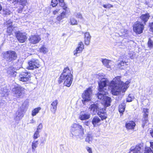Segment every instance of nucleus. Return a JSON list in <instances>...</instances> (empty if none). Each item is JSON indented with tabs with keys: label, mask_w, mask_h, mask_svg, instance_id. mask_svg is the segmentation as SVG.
<instances>
[{
	"label": "nucleus",
	"mask_w": 153,
	"mask_h": 153,
	"mask_svg": "<svg viewBox=\"0 0 153 153\" xmlns=\"http://www.w3.org/2000/svg\"><path fill=\"white\" fill-rule=\"evenodd\" d=\"M7 26L8 27L7 32V33L11 34L13 30V26H12V23L11 21L9 20L6 22Z\"/></svg>",
	"instance_id": "412c9836"
},
{
	"label": "nucleus",
	"mask_w": 153,
	"mask_h": 153,
	"mask_svg": "<svg viewBox=\"0 0 153 153\" xmlns=\"http://www.w3.org/2000/svg\"><path fill=\"white\" fill-rule=\"evenodd\" d=\"M90 117V115L88 114H81L79 115V118L82 120L88 119Z\"/></svg>",
	"instance_id": "b1692460"
},
{
	"label": "nucleus",
	"mask_w": 153,
	"mask_h": 153,
	"mask_svg": "<svg viewBox=\"0 0 153 153\" xmlns=\"http://www.w3.org/2000/svg\"><path fill=\"white\" fill-rule=\"evenodd\" d=\"M58 104V101L56 100L53 101L51 104V105H56Z\"/></svg>",
	"instance_id": "09e8293b"
},
{
	"label": "nucleus",
	"mask_w": 153,
	"mask_h": 153,
	"mask_svg": "<svg viewBox=\"0 0 153 153\" xmlns=\"http://www.w3.org/2000/svg\"><path fill=\"white\" fill-rule=\"evenodd\" d=\"M149 122L148 119H144L142 120V127H144L145 125Z\"/></svg>",
	"instance_id": "37998d69"
},
{
	"label": "nucleus",
	"mask_w": 153,
	"mask_h": 153,
	"mask_svg": "<svg viewBox=\"0 0 153 153\" xmlns=\"http://www.w3.org/2000/svg\"><path fill=\"white\" fill-rule=\"evenodd\" d=\"M91 105H96V104H95L94 103L93 104H91Z\"/></svg>",
	"instance_id": "bf43d9fd"
},
{
	"label": "nucleus",
	"mask_w": 153,
	"mask_h": 153,
	"mask_svg": "<svg viewBox=\"0 0 153 153\" xmlns=\"http://www.w3.org/2000/svg\"><path fill=\"white\" fill-rule=\"evenodd\" d=\"M56 109V106H53L51 108L52 111L54 112Z\"/></svg>",
	"instance_id": "49530a36"
},
{
	"label": "nucleus",
	"mask_w": 153,
	"mask_h": 153,
	"mask_svg": "<svg viewBox=\"0 0 153 153\" xmlns=\"http://www.w3.org/2000/svg\"><path fill=\"white\" fill-rule=\"evenodd\" d=\"M39 137V132L38 131L36 130L33 136V138L34 139H36L38 138Z\"/></svg>",
	"instance_id": "58836bf2"
},
{
	"label": "nucleus",
	"mask_w": 153,
	"mask_h": 153,
	"mask_svg": "<svg viewBox=\"0 0 153 153\" xmlns=\"http://www.w3.org/2000/svg\"><path fill=\"white\" fill-rule=\"evenodd\" d=\"M133 97L132 95L129 94L126 99V101L127 102H130L132 101V99H133Z\"/></svg>",
	"instance_id": "79ce46f5"
},
{
	"label": "nucleus",
	"mask_w": 153,
	"mask_h": 153,
	"mask_svg": "<svg viewBox=\"0 0 153 153\" xmlns=\"http://www.w3.org/2000/svg\"><path fill=\"white\" fill-rule=\"evenodd\" d=\"M17 54L13 51L9 50L5 52L4 55V58L8 62H11L16 59Z\"/></svg>",
	"instance_id": "0eeeda50"
},
{
	"label": "nucleus",
	"mask_w": 153,
	"mask_h": 153,
	"mask_svg": "<svg viewBox=\"0 0 153 153\" xmlns=\"http://www.w3.org/2000/svg\"><path fill=\"white\" fill-rule=\"evenodd\" d=\"M125 106H119L118 110L120 114V115H122L125 111Z\"/></svg>",
	"instance_id": "c756f323"
},
{
	"label": "nucleus",
	"mask_w": 153,
	"mask_h": 153,
	"mask_svg": "<svg viewBox=\"0 0 153 153\" xmlns=\"http://www.w3.org/2000/svg\"><path fill=\"white\" fill-rule=\"evenodd\" d=\"M59 1V5L61 7H63V10L61 13L58 16L56 19L58 21L60 22L62 19L66 17V15L67 14L68 8L65 4L64 0H58Z\"/></svg>",
	"instance_id": "423d86ee"
},
{
	"label": "nucleus",
	"mask_w": 153,
	"mask_h": 153,
	"mask_svg": "<svg viewBox=\"0 0 153 153\" xmlns=\"http://www.w3.org/2000/svg\"><path fill=\"white\" fill-rule=\"evenodd\" d=\"M71 131L79 138L84 135V130L82 126L78 124L74 123L71 126Z\"/></svg>",
	"instance_id": "39448f33"
},
{
	"label": "nucleus",
	"mask_w": 153,
	"mask_h": 153,
	"mask_svg": "<svg viewBox=\"0 0 153 153\" xmlns=\"http://www.w3.org/2000/svg\"><path fill=\"white\" fill-rule=\"evenodd\" d=\"M63 9V7L60 6V7L56 8V9L53 10V14L54 15H57L59 13L61 12V10Z\"/></svg>",
	"instance_id": "bb28decb"
},
{
	"label": "nucleus",
	"mask_w": 153,
	"mask_h": 153,
	"mask_svg": "<svg viewBox=\"0 0 153 153\" xmlns=\"http://www.w3.org/2000/svg\"><path fill=\"white\" fill-rule=\"evenodd\" d=\"M48 51V48L44 45H42L39 48V52L44 54H45Z\"/></svg>",
	"instance_id": "5701e85b"
},
{
	"label": "nucleus",
	"mask_w": 153,
	"mask_h": 153,
	"mask_svg": "<svg viewBox=\"0 0 153 153\" xmlns=\"http://www.w3.org/2000/svg\"><path fill=\"white\" fill-rule=\"evenodd\" d=\"M102 62L105 66L110 69H111V65L113 63V62L111 61L105 59H102Z\"/></svg>",
	"instance_id": "f3484780"
},
{
	"label": "nucleus",
	"mask_w": 153,
	"mask_h": 153,
	"mask_svg": "<svg viewBox=\"0 0 153 153\" xmlns=\"http://www.w3.org/2000/svg\"><path fill=\"white\" fill-rule=\"evenodd\" d=\"M143 111L144 114L143 115V118L144 119H148V110L147 108H143Z\"/></svg>",
	"instance_id": "7c9ffc66"
},
{
	"label": "nucleus",
	"mask_w": 153,
	"mask_h": 153,
	"mask_svg": "<svg viewBox=\"0 0 153 153\" xmlns=\"http://www.w3.org/2000/svg\"><path fill=\"white\" fill-rule=\"evenodd\" d=\"M28 64L29 65L27 67L29 69L34 70L40 67L39 62L37 60H30L28 62Z\"/></svg>",
	"instance_id": "9d476101"
},
{
	"label": "nucleus",
	"mask_w": 153,
	"mask_h": 153,
	"mask_svg": "<svg viewBox=\"0 0 153 153\" xmlns=\"http://www.w3.org/2000/svg\"><path fill=\"white\" fill-rule=\"evenodd\" d=\"M77 48H80L82 50H83L84 49V45L82 42H80L78 43Z\"/></svg>",
	"instance_id": "4c0bfd02"
},
{
	"label": "nucleus",
	"mask_w": 153,
	"mask_h": 153,
	"mask_svg": "<svg viewBox=\"0 0 153 153\" xmlns=\"http://www.w3.org/2000/svg\"><path fill=\"white\" fill-rule=\"evenodd\" d=\"M149 27L152 30H153V22L151 23H150L149 24Z\"/></svg>",
	"instance_id": "3c124183"
},
{
	"label": "nucleus",
	"mask_w": 153,
	"mask_h": 153,
	"mask_svg": "<svg viewBox=\"0 0 153 153\" xmlns=\"http://www.w3.org/2000/svg\"><path fill=\"white\" fill-rule=\"evenodd\" d=\"M42 125L41 123L38 126V127L37 129V130L38 131H39V130L41 129L42 128Z\"/></svg>",
	"instance_id": "8fccbe9b"
},
{
	"label": "nucleus",
	"mask_w": 153,
	"mask_h": 153,
	"mask_svg": "<svg viewBox=\"0 0 153 153\" xmlns=\"http://www.w3.org/2000/svg\"><path fill=\"white\" fill-rule=\"evenodd\" d=\"M141 147L139 145H136L134 148L131 149L129 153H141Z\"/></svg>",
	"instance_id": "aec40b11"
},
{
	"label": "nucleus",
	"mask_w": 153,
	"mask_h": 153,
	"mask_svg": "<svg viewBox=\"0 0 153 153\" xmlns=\"http://www.w3.org/2000/svg\"><path fill=\"white\" fill-rule=\"evenodd\" d=\"M148 44L149 48H151L153 47V40L152 38L149 39Z\"/></svg>",
	"instance_id": "e433bc0d"
},
{
	"label": "nucleus",
	"mask_w": 153,
	"mask_h": 153,
	"mask_svg": "<svg viewBox=\"0 0 153 153\" xmlns=\"http://www.w3.org/2000/svg\"><path fill=\"white\" fill-rule=\"evenodd\" d=\"M30 42L33 44H36L38 43L41 40L39 36L36 35L31 36L29 39Z\"/></svg>",
	"instance_id": "4468645a"
},
{
	"label": "nucleus",
	"mask_w": 153,
	"mask_h": 153,
	"mask_svg": "<svg viewBox=\"0 0 153 153\" xmlns=\"http://www.w3.org/2000/svg\"><path fill=\"white\" fill-rule=\"evenodd\" d=\"M75 16L76 18H79L80 19H82L83 18L82 15L81 13H77L75 14Z\"/></svg>",
	"instance_id": "c03bdc74"
},
{
	"label": "nucleus",
	"mask_w": 153,
	"mask_h": 153,
	"mask_svg": "<svg viewBox=\"0 0 153 153\" xmlns=\"http://www.w3.org/2000/svg\"><path fill=\"white\" fill-rule=\"evenodd\" d=\"M92 140V136L91 134H88L86 137L85 141L89 143L91 142Z\"/></svg>",
	"instance_id": "c85d7f7f"
},
{
	"label": "nucleus",
	"mask_w": 153,
	"mask_h": 153,
	"mask_svg": "<svg viewBox=\"0 0 153 153\" xmlns=\"http://www.w3.org/2000/svg\"><path fill=\"white\" fill-rule=\"evenodd\" d=\"M92 94V91L91 88H88L85 90L82 94V100L83 104H86V103L91 100Z\"/></svg>",
	"instance_id": "6e6552de"
},
{
	"label": "nucleus",
	"mask_w": 153,
	"mask_h": 153,
	"mask_svg": "<svg viewBox=\"0 0 153 153\" xmlns=\"http://www.w3.org/2000/svg\"><path fill=\"white\" fill-rule=\"evenodd\" d=\"M127 65L125 61H122L118 63L117 67L121 69H123L126 67Z\"/></svg>",
	"instance_id": "4be33fe9"
},
{
	"label": "nucleus",
	"mask_w": 153,
	"mask_h": 153,
	"mask_svg": "<svg viewBox=\"0 0 153 153\" xmlns=\"http://www.w3.org/2000/svg\"><path fill=\"white\" fill-rule=\"evenodd\" d=\"M90 108L93 112L97 113V114L102 120H105L107 118L106 108L109 106H104L103 108L99 107V106H91Z\"/></svg>",
	"instance_id": "7ed1b4c3"
},
{
	"label": "nucleus",
	"mask_w": 153,
	"mask_h": 153,
	"mask_svg": "<svg viewBox=\"0 0 153 153\" xmlns=\"http://www.w3.org/2000/svg\"><path fill=\"white\" fill-rule=\"evenodd\" d=\"M29 104L28 100H26L23 103L22 105H27Z\"/></svg>",
	"instance_id": "603ef678"
},
{
	"label": "nucleus",
	"mask_w": 153,
	"mask_h": 153,
	"mask_svg": "<svg viewBox=\"0 0 153 153\" xmlns=\"http://www.w3.org/2000/svg\"><path fill=\"white\" fill-rule=\"evenodd\" d=\"M58 3V1L57 0H52L51 1V5L53 7L56 6Z\"/></svg>",
	"instance_id": "a19ab883"
},
{
	"label": "nucleus",
	"mask_w": 153,
	"mask_h": 153,
	"mask_svg": "<svg viewBox=\"0 0 153 153\" xmlns=\"http://www.w3.org/2000/svg\"><path fill=\"white\" fill-rule=\"evenodd\" d=\"M91 37V36L89 32H87L85 33L84 41L85 45H89Z\"/></svg>",
	"instance_id": "a211bd4d"
},
{
	"label": "nucleus",
	"mask_w": 153,
	"mask_h": 153,
	"mask_svg": "<svg viewBox=\"0 0 153 153\" xmlns=\"http://www.w3.org/2000/svg\"><path fill=\"white\" fill-rule=\"evenodd\" d=\"M24 89V88L18 85L13 88V93L15 96L18 97L22 95V92Z\"/></svg>",
	"instance_id": "9b49d317"
},
{
	"label": "nucleus",
	"mask_w": 153,
	"mask_h": 153,
	"mask_svg": "<svg viewBox=\"0 0 153 153\" xmlns=\"http://www.w3.org/2000/svg\"><path fill=\"white\" fill-rule=\"evenodd\" d=\"M16 37L18 41L21 43L24 42L27 38L25 33H22L20 31H18L17 32Z\"/></svg>",
	"instance_id": "ddd939ff"
},
{
	"label": "nucleus",
	"mask_w": 153,
	"mask_h": 153,
	"mask_svg": "<svg viewBox=\"0 0 153 153\" xmlns=\"http://www.w3.org/2000/svg\"><path fill=\"white\" fill-rule=\"evenodd\" d=\"M135 126V122L133 120H130L126 122L125 127L127 130H134Z\"/></svg>",
	"instance_id": "2eb2a0df"
},
{
	"label": "nucleus",
	"mask_w": 153,
	"mask_h": 153,
	"mask_svg": "<svg viewBox=\"0 0 153 153\" xmlns=\"http://www.w3.org/2000/svg\"><path fill=\"white\" fill-rule=\"evenodd\" d=\"M101 120V119H100L98 117L94 116L92 121V123L94 127H96L100 126L101 124L100 123Z\"/></svg>",
	"instance_id": "dca6fc26"
},
{
	"label": "nucleus",
	"mask_w": 153,
	"mask_h": 153,
	"mask_svg": "<svg viewBox=\"0 0 153 153\" xmlns=\"http://www.w3.org/2000/svg\"><path fill=\"white\" fill-rule=\"evenodd\" d=\"M144 28V26L143 24L140 22H135L133 26L134 31L138 34L142 33Z\"/></svg>",
	"instance_id": "1a4fd4ad"
},
{
	"label": "nucleus",
	"mask_w": 153,
	"mask_h": 153,
	"mask_svg": "<svg viewBox=\"0 0 153 153\" xmlns=\"http://www.w3.org/2000/svg\"><path fill=\"white\" fill-rule=\"evenodd\" d=\"M43 143V141H42V143Z\"/></svg>",
	"instance_id": "052dcab7"
},
{
	"label": "nucleus",
	"mask_w": 153,
	"mask_h": 153,
	"mask_svg": "<svg viewBox=\"0 0 153 153\" xmlns=\"http://www.w3.org/2000/svg\"><path fill=\"white\" fill-rule=\"evenodd\" d=\"M99 92L97 94V97L99 99L102 100L101 102L103 105H110L111 98L107 96L108 94L107 91L99 89Z\"/></svg>",
	"instance_id": "20e7f679"
},
{
	"label": "nucleus",
	"mask_w": 153,
	"mask_h": 153,
	"mask_svg": "<svg viewBox=\"0 0 153 153\" xmlns=\"http://www.w3.org/2000/svg\"><path fill=\"white\" fill-rule=\"evenodd\" d=\"M2 7L1 4H0V11L2 9Z\"/></svg>",
	"instance_id": "13d9d810"
},
{
	"label": "nucleus",
	"mask_w": 153,
	"mask_h": 153,
	"mask_svg": "<svg viewBox=\"0 0 153 153\" xmlns=\"http://www.w3.org/2000/svg\"><path fill=\"white\" fill-rule=\"evenodd\" d=\"M41 108L40 107L36 108L33 109L32 111L31 115L33 116H35L38 113H39V111L41 110Z\"/></svg>",
	"instance_id": "a878e982"
},
{
	"label": "nucleus",
	"mask_w": 153,
	"mask_h": 153,
	"mask_svg": "<svg viewBox=\"0 0 153 153\" xmlns=\"http://www.w3.org/2000/svg\"><path fill=\"white\" fill-rule=\"evenodd\" d=\"M71 24L72 25H76L77 24V20L74 18H72L70 19Z\"/></svg>",
	"instance_id": "f704fd0d"
},
{
	"label": "nucleus",
	"mask_w": 153,
	"mask_h": 153,
	"mask_svg": "<svg viewBox=\"0 0 153 153\" xmlns=\"http://www.w3.org/2000/svg\"><path fill=\"white\" fill-rule=\"evenodd\" d=\"M15 1L19 3V4L24 7L27 2V0H15Z\"/></svg>",
	"instance_id": "cd10ccee"
},
{
	"label": "nucleus",
	"mask_w": 153,
	"mask_h": 153,
	"mask_svg": "<svg viewBox=\"0 0 153 153\" xmlns=\"http://www.w3.org/2000/svg\"><path fill=\"white\" fill-rule=\"evenodd\" d=\"M144 153H153V151L150 147L146 148L144 150Z\"/></svg>",
	"instance_id": "c9c22d12"
},
{
	"label": "nucleus",
	"mask_w": 153,
	"mask_h": 153,
	"mask_svg": "<svg viewBox=\"0 0 153 153\" xmlns=\"http://www.w3.org/2000/svg\"><path fill=\"white\" fill-rule=\"evenodd\" d=\"M30 74L27 72L21 73L19 76V79L23 82L28 81L30 79Z\"/></svg>",
	"instance_id": "f8f14e48"
},
{
	"label": "nucleus",
	"mask_w": 153,
	"mask_h": 153,
	"mask_svg": "<svg viewBox=\"0 0 153 153\" xmlns=\"http://www.w3.org/2000/svg\"><path fill=\"white\" fill-rule=\"evenodd\" d=\"M150 15L149 13H147L145 14H142L140 16V19L145 24L149 19Z\"/></svg>",
	"instance_id": "6ab92c4d"
},
{
	"label": "nucleus",
	"mask_w": 153,
	"mask_h": 153,
	"mask_svg": "<svg viewBox=\"0 0 153 153\" xmlns=\"http://www.w3.org/2000/svg\"><path fill=\"white\" fill-rule=\"evenodd\" d=\"M82 50L80 48H77L76 50L73 52L74 55L76 56H77V54L81 53H82Z\"/></svg>",
	"instance_id": "2f4dec72"
},
{
	"label": "nucleus",
	"mask_w": 153,
	"mask_h": 153,
	"mask_svg": "<svg viewBox=\"0 0 153 153\" xmlns=\"http://www.w3.org/2000/svg\"><path fill=\"white\" fill-rule=\"evenodd\" d=\"M38 144V141H33L32 144V148L33 150L34 151L35 150L36 148L37 147Z\"/></svg>",
	"instance_id": "473e14b6"
},
{
	"label": "nucleus",
	"mask_w": 153,
	"mask_h": 153,
	"mask_svg": "<svg viewBox=\"0 0 153 153\" xmlns=\"http://www.w3.org/2000/svg\"><path fill=\"white\" fill-rule=\"evenodd\" d=\"M24 7H22V8H20V9H19L17 10V12L19 13H21L22 12V10L23 9Z\"/></svg>",
	"instance_id": "6e6d98bb"
},
{
	"label": "nucleus",
	"mask_w": 153,
	"mask_h": 153,
	"mask_svg": "<svg viewBox=\"0 0 153 153\" xmlns=\"http://www.w3.org/2000/svg\"><path fill=\"white\" fill-rule=\"evenodd\" d=\"M124 29H121V33H122L121 35H120V36H122L123 35H124L126 33L124 32Z\"/></svg>",
	"instance_id": "864d4df0"
},
{
	"label": "nucleus",
	"mask_w": 153,
	"mask_h": 153,
	"mask_svg": "<svg viewBox=\"0 0 153 153\" xmlns=\"http://www.w3.org/2000/svg\"><path fill=\"white\" fill-rule=\"evenodd\" d=\"M63 72H64L60 76V79L62 80L65 79L64 82V85L69 87L72 82V75L68 67L65 68Z\"/></svg>",
	"instance_id": "f03ea898"
},
{
	"label": "nucleus",
	"mask_w": 153,
	"mask_h": 153,
	"mask_svg": "<svg viewBox=\"0 0 153 153\" xmlns=\"http://www.w3.org/2000/svg\"><path fill=\"white\" fill-rule=\"evenodd\" d=\"M149 133L151 136L153 138V130L151 129L149 131Z\"/></svg>",
	"instance_id": "5fc2aeb1"
},
{
	"label": "nucleus",
	"mask_w": 153,
	"mask_h": 153,
	"mask_svg": "<svg viewBox=\"0 0 153 153\" xmlns=\"http://www.w3.org/2000/svg\"><path fill=\"white\" fill-rule=\"evenodd\" d=\"M119 76L116 77L110 83L107 79L102 78L98 82L99 89L107 91L106 87L109 84V87L111 89L113 95L117 96L120 94L121 91L125 92L128 88L130 82L127 81L124 83L121 80Z\"/></svg>",
	"instance_id": "f257e3e1"
},
{
	"label": "nucleus",
	"mask_w": 153,
	"mask_h": 153,
	"mask_svg": "<svg viewBox=\"0 0 153 153\" xmlns=\"http://www.w3.org/2000/svg\"><path fill=\"white\" fill-rule=\"evenodd\" d=\"M150 147L153 149V142H150Z\"/></svg>",
	"instance_id": "4d7b16f0"
},
{
	"label": "nucleus",
	"mask_w": 153,
	"mask_h": 153,
	"mask_svg": "<svg viewBox=\"0 0 153 153\" xmlns=\"http://www.w3.org/2000/svg\"><path fill=\"white\" fill-rule=\"evenodd\" d=\"M86 149L89 153H92V149L91 148L88 146L86 147Z\"/></svg>",
	"instance_id": "de8ad7c7"
},
{
	"label": "nucleus",
	"mask_w": 153,
	"mask_h": 153,
	"mask_svg": "<svg viewBox=\"0 0 153 153\" xmlns=\"http://www.w3.org/2000/svg\"><path fill=\"white\" fill-rule=\"evenodd\" d=\"M7 92V91L6 90H4L3 91H2L1 92H0V94L1 95V96H5L8 95Z\"/></svg>",
	"instance_id": "ea45409f"
},
{
	"label": "nucleus",
	"mask_w": 153,
	"mask_h": 153,
	"mask_svg": "<svg viewBox=\"0 0 153 153\" xmlns=\"http://www.w3.org/2000/svg\"><path fill=\"white\" fill-rule=\"evenodd\" d=\"M103 6L105 8H109L111 7H113V6L112 5L109 4H103Z\"/></svg>",
	"instance_id": "a18cd8bd"
},
{
	"label": "nucleus",
	"mask_w": 153,
	"mask_h": 153,
	"mask_svg": "<svg viewBox=\"0 0 153 153\" xmlns=\"http://www.w3.org/2000/svg\"><path fill=\"white\" fill-rule=\"evenodd\" d=\"M16 69L13 67H11L9 68L7 71L8 74L11 76L13 75L15 72Z\"/></svg>",
	"instance_id": "393cba45"
},
{
	"label": "nucleus",
	"mask_w": 153,
	"mask_h": 153,
	"mask_svg": "<svg viewBox=\"0 0 153 153\" xmlns=\"http://www.w3.org/2000/svg\"><path fill=\"white\" fill-rule=\"evenodd\" d=\"M2 12L3 14L5 15H10L11 13V12L9 9L6 8H4Z\"/></svg>",
	"instance_id": "72a5a7b5"
}]
</instances>
